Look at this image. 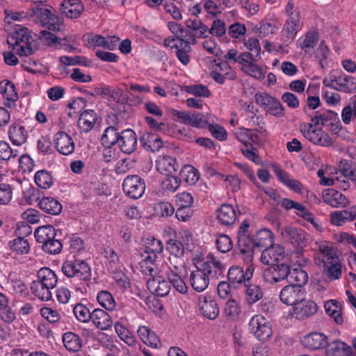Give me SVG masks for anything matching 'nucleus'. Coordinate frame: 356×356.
Wrapping results in <instances>:
<instances>
[{
	"label": "nucleus",
	"mask_w": 356,
	"mask_h": 356,
	"mask_svg": "<svg viewBox=\"0 0 356 356\" xmlns=\"http://www.w3.org/2000/svg\"><path fill=\"white\" fill-rule=\"evenodd\" d=\"M328 338L322 332H314L305 335L301 342L302 346L309 350H316L325 348Z\"/></svg>",
	"instance_id": "2eb2a0df"
},
{
	"label": "nucleus",
	"mask_w": 356,
	"mask_h": 356,
	"mask_svg": "<svg viewBox=\"0 0 356 356\" xmlns=\"http://www.w3.org/2000/svg\"><path fill=\"white\" fill-rule=\"evenodd\" d=\"M280 234L284 241L294 246L301 245L305 238V233L302 229L291 225L281 228Z\"/></svg>",
	"instance_id": "6ab92c4d"
},
{
	"label": "nucleus",
	"mask_w": 356,
	"mask_h": 356,
	"mask_svg": "<svg viewBox=\"0 0 356 356\" xmlns=\"http://www.w3.org/2000/svg\"><path fill=\"white\" fill-rule=\"evenodd\" d=\"M32 10L33 13L40 14V22L43 27L54 31L60 30L61 20L54 9L41 8L35 6Z\"/></svg>",
	"instance_id": "6e6552de"
},
{
	"label": "nucleus",
	"mask_w": 356,
	"mask_h": 356,
	"mask_svg": "<svg viewBox=\"0 0 356 356\" xmlns=\"http://www.w3.org/2000/svg\"><path fill=\"white\" fill-rule=\"evenodd\" d=\"M289 282L291 284H296V286L302 288L308 281L307 273L301 268H294L292 270L290 269V275L288 277Z\"/></svg>",
	"instance_id": "5fc2aeb1"
},
{
	"label": "nucleus",
	"mask_w": 356,
	"mask_h": 356,
	"mask_svg": "<svg viewBox=\"0 0 356 356\" xmlns=\"http://www.w3.org/2000/svg\"><path fill=\"white\" fill-rule=\"evenodd\" d=\"M102 254L108 260L109 268L114 270L116 268V266L120 264V259L115 251L110 248L106 247L104 248Z\"/></svg>",
	"instance_id": "0e129e2a"
},
{
	"label": "nucleus",
	"mask_w": 356,
	"mask_h": 356,
	"mask_svg": "<svg viewBox=\"0 0 356 356\" xmlns=\"http://www.w3.org/2000/svg\"><path fill=\"white\" fill-rule=\"evenodd\" d=\"M30 289L32 293L41 300L47 301L51 298V290L47 289V287L38 280L31 282Z\"/></svg>",
	"instance_id": "603ef678"
},
{
	"label": "nucleus",
	"mask_w": 356,
	"mask_h": 356,
	"mask_svg": "<svg viewBox=\"0 0 356 356\" xmlns=\"http://www.w3.org/2000/svg\"><path fill=\"white\" fill-rule=\"evenodd\" d=\"M284 250L282 246L272 243L265 248L261 254L260 260L264 264L272 265L277 264L284 258Z\"/></svg>",
	"instance_id": "dca6fc26"
},
{
	"label": "nucleus",
	"mask_w": 356,
	"mask_h": 356,
	"mask_svg": "<svg viewBox=\"0 0 356 356\" xmlns=\"http://www.w3.org/2000/svg\"><path fill=\"white\" fill-rule=\"evenodd\" d=\"M120 135V131L116 126H110L104 130L101 137V143L104 147L111 148L118 145Z\"/></svg>",
	"instance_id": "e433bc0d"
},
{
	"label": "nucleus",
	"mask_w": 356,
	"mask_h": 356,
	"mask_svg": "<svg viewBox=\"0 0 356 356\" xmlns=\"http://www.w3.org/2000/svg\"><path fill=\"white\" fill-rule=\"evenodd\" d=\"M90 321L97 329L102 330H106L113 325L111 316L102 309H95L92 312Z\"/></svg>",
	"instance_id": "393cba45"
},
{
	"label": "nucleus",
	"mask_w": 356,
	"mask_h": 356,
	"mask_svg": "<svg viewBox=\"0 0 356 356\" xmlns=\"http://www.w3.org/2000/svg\"><path fill=\"white\" fill-rule=\"evenodd\" d=\"M73 313L76 320L81 323H88L91 320L92 312L82 303H77L74 305Z\"/></svg>",
	"instance_id": "6e6d98bb"
},
{
	"label": "nucleus",
	"mask_w": 356,
	"mask_h": 356,
	"mask_svg": "<svg viewBox=\"0 0 356 356\" xmlns=\"http://www.w3.org/2000/svg\"><path fill=\"white\" fill-rule=\"evenodd\" d=\"M118 146L124 154H130L137 148V136L131 129L120 131Z\"/></svg>",
	"instance_id": "f8f14e48"
},
{
	"label": "nucleus",
	"mask_w": 356,
	"mask_h": 356,
	"mask_svg": "<svg viewBox=\"0 0 356 356\" xmlns=\"http://www.w3.org/2000/svg\"><path fill=\"white\" fill-rule=\"evenodd\" d=\"M355 79L351 76L346 75L343 73L337 76H333L330 83H326L327 80H324L323 83L326 86L334 88L337 90H341L348 92H354L353 85Z\"/></svg>",
	"instance_id": "4468645a"
},
{
	"label": "nucleus",
	"mask_w": 356,
	"mask_h": 356,
	"mask_svg": "<svg viewBox=\"0 0 356 356\" xmlns=\"http://www.w3.org/2000/svg\"><path fill=\"white\" fill-rule=\"evenodd\" d=\"M10 250L15 255H24L29 252L31 247L27 239L24 236H18L10 241L8 243Z\"/></svg>",
	"instance_id": "79ce46f5"
},
{
	"label": "nucleus",
	"mask_w": 356,
	"mask_h": 356,
	"mask_svg": "<svg viewBox=\"0 0 356 356\" xmlns=\"http://www.w3.org/2000/svg\"><path fill=\"white\" fill-rule=\"evenodd\" d=\"M254 268L250 264L245 269L239 266H233L227 272L229 283L234 288H240L252 282Z\"/></svg>",
	"instance_id": "20e7f679"
},
{
	"label": "nucleus",
	"mask_w": 356,
	"mask_h": 356,
	"mask_svg": "<svg viewBox=\"0 0 356 356\" xmlns=\"http://www.w3.org/2000/svg\"><path fill=\"white\" fill-rule=\"evenodd\" d=\"M39 207L46 213L56 216L62 211V204L54 197H43L38 202Z\"/></svg>",
	"instance_id": "72a5a7b5"
},
{
	"label": "nucleus",
	"mask_w": 356,
	"mask_h": 356,
	"mask_svg": "<svg viewBox=\"0 0 356 356\" xmlns=\"http://www.w3.org/2000/svg\"><path fill=\"white\" fill-rule=\"evenodd\" d=\"M326 356H352V348L346 343L334 340L331 342L327 341V345L325 346Z\"/></svg>",
	"instance_id": "b1692460"
},
{
	"label": "nucleus",
	"mask_w": 356,
	"mask_h": 356,
	"mask_svg": "<svg viewBox=\"0 0 356 356\" xmlns=\"http://www.w3.org/2000/svg\"><path fill=\"white\" fill-rule=\"evenodd\" d=\"M180 177L188 185H194L200 179V174L192 165H185L180 170Z\"/></svg>",
	"instance_id": "8fccbe9b"
},
{
	"label": "nucleus",
	"mask_w": 356,
	"mask_h": 356,
	"mask_svg": "<svg viewBox=\"0 0 356 356\" xmlns=\"http://www.w3.org/2000/svg\"><path fill=\"white\" fill-rule=\"evenodd\" d=\"M55 145L57 151L63 155L72 154L74 151L75 145L72 138L64 131H58L55 135Z\"/></svg>",
	"instance_id": "aec40b11"
},
{
	"label": "nucleus",
	"mask_w": 356,
	"mask_h": 356,
	"mask_svg": "<svg viewBox=\"0 0 356 356\" xmlns=\"http://www.w3.org/2000/svg\"><path fill=\"white\" fill-rule=\"evenodd\" d=\"M175 115L186 124L197 128H203L207 124V120L202 113L176 111Z\"/></svg>",
	"instance_id": "f3484780"
},
{
	"label": "nucleus",
	"mask_w": 356,
	"mask_h": 356,
	"mask_svg": "<svg viewBox=\"0 0 356 356\" xmlns=\"http://www.w3.org/2000/svg\"><path fill=\"white\" fill-rule=\"evenodd\" d=\"M337 120V113L329 110L317 111L312 118V122L315 125L322 126L333 125Z\"/></svg>",
	"instance_id": "f704fd0d"
},
{
	"label": "nucleus",
	"mask_w": 356,
	"mask_h": 356,
	"mask_svg": "<svg viewBox=\"0 0 356 356\" xmlns=\"http://www.w3.org/2000/svg\"><path fill=\"white\" fill-rule=\"evenodd\" d=\"M137 334L141 341L147 346L153 348H159L161 346L159 337L149 327L145 325L138 326Z\"/></svg>",
	"instance_id": "a878e982"
},
{
	"label": "nucleus",
	"mask_w": 356,
	"mask_h": 356,
	"mask_svg": "<svg viewBox=\"0 0 356 356\" xmlns=\"http://www.w3.org/2000/svg\"><path fill=\"white\" fill-rule=\"evenodd\" d=\"M290 266L284 263L269 265L263 273L264 280L270 283L275 284L289 277Z\"/></svg>",
	"instance_id": "39448f33"
},
{
	"label": "nucleus",
	"mask_w": 356,
	"mask_h": 356,
	"mask_svg": "<svg viewBox=\"0 0 356 356\" xmlns=\"http://www.w3.org/2000/svg\"><path fill=\"white\" fill-rule=\"evenodd\" d=\"M28 136L25 127L19 124H12L8 129V137L12 143L20 146L25 143Z\"/></svg>",
	"instance_id": "2f4dec72"
},
{
	"label": "nucleus",
	"mask_w": 356,
	"mask_h": 356,
	"mask_svg": "<svg viewBox=\"0 0 356 356\" xmlns=\"http://www.w3.org/2000/svg\"><path fill=\"white\" fill-rule=\"evenodd\" d=\"M237 238L241 253L243 254H247L248 259L251 260L252 258L253 251L254 248H256L254 236L242 234L241 236H237Z\"/></svg>",
	"instance_id": "ea45409f"
},
{
	"label": "nucleus",
	"mask_w": 356,
	"mask_h": 356,
	"mask_svg": "<svg viewBox=\"0 0 356 356\" xmlns=\"http://www.w3.org/2000/svg\"><path fill=\"white\" fill-rule=\"evenodd\" d=\"M142 146L148 151L157 152L163 145L161 138L154 133L145 132L140 138Z\"/></svg>",
	"instance_id": "c756f323"
},
{
	"label": "nucleus",
	"mask_w": 356,
	"mask_h": 356,
	"mask_svg": "<svg viewBox=\"0 0 356 356\" xmlns=\"http://www.w3.org/2000/svg\"><path fill=\"white\" fill-rule=\"evenodd\" d=\"M314 123H302L300 131L303 136L314 145L330 147L333 144L330 136L321 127H316Z\"/></svg>",
	"instance_id": "f03ea898"
},
{
	"label": "nucleus",
	"mask_w": 356,
	"mask_h": 356,
	"mask_svg": "<svg viewBox=\"0 0 356 356\" xmlns=\"http://www.w3.org/2000/svg\"><path fill=\"white\" fill-rule=\"evenodd\" d=\"M63 342L66 349L72 353H76L82 347V340L74 332H68L63 335Z\"/></svg>",
	"instance_id": "37998d69"
},
{
	"label": "nucleus",
	"mask_w": 356,
	"mask_h": 356,
	"mask_svg": "<svg viewBox=\"0 0 356 356\" xmlns=\"http://www.w3.org/2000/svg\"><path fill=\"white\" fill-rule=\"evenodd\" d=\"M273 170L278 180L283 184L296 192L301 191L302 186L301 183L298 180L291 179L290 175L284 171L279 165H273Z\"/></svg>",
	"instance_id": "7c9ffc66"
},
{
	"label": "nucleus",
	"mask_w": 356,
	"mask_h": 356,
	"mask_svg": "<svg viewBox=\"0 0 356 356\" xmlns=\"http://www.w3.org/2000/svg\"><path fill=\"white\" fill-rule=\"evenodd\" d=\"M37 277V280L50 290L54 289L58 282L56 274L49 268H40L38 272Z\"/></svg>",
	"instance_id": "4c0bfd02"
},
{
	"label": "nucleus",
	"mask_w": 356,
	"mask_h": 356,
	"mask_svg": "<svg viewBox=\"0 0 356 356\" xmlns=\"http://www.w3.org/2000/svg\"><path fill=\"white\" fill-rule=\"evenodd\" d=\"M35 182L41 188H49L53 185L51 175L45 170L38 171L35 175Z\"/></svg>",
	"instance_id": "4d7b16f0"
},
{
	"label": "nucleus",
	"mask_w": 356,
	"mask_h": 356,
	"mask_svg": "<svg viewBox=\"0 0 356 356\" xmlns=\"http://www.w3.org/2000/svg\"><path fill=\"white\" fill-rule=\"evenodd\" d=\"M324 307L327 314L331 316L337 324L340 325L343 323L341 308L339 302L330 300L325 303Z\"/></svg>",
	"instance_id": "49530a36"
},
{
	"label": "nucleus",
	"mask_w": 356,
	"mask_h": 356,
	"mask_svg": "<svg viewBox=\"0 0 356 356\" xmlns=\"http://www.w3.org/2000/svg\"><path fill=\"white\" fill-rule=\"evenodd\" d=\"M124 193L131 199L136 200L143 196L145 190V184L138 175L127 176L122 184Z\"/></svg>",
	"instance_id": "0eeeda50"
},
{
	"label": "nucleus",
	"mask_w": 356,
	"mask_h": 356,
	"mask_svg": "<svg viewBox=\"0 0 356 356\" xmlns=\"http://www.w3.org/2000/svg\"><path fill=\"white\" fill-rule=\"evenodd\" d=\"M147 286L152 293L160 297L166 296L170 291V282L161 277L154 276L149 278L147 282Z\"/></svg>",
	"instance_id": "4be33fe9"
},
{
	"label": "nucleus",
	"mask_w": 356,
	"mask_h": 356,
	"mask_svg": "<svg viewBox=\"0 0 356 356\" xmlns=\"http://www.w3.org/2000/svg\"><path fill=\"white\" fill-rule=\"evenodd\" d=\"M63 274L68 277H77L88 281L91 277V268L83 260H67L62 266Z\"/></svg>",
	"instance_id": "7ed1b4c3"
},
{
	"label": "nucleus",
	"mask_w": 356,
	"mask_h": 356,
	"mask_svg": "<svg viewBox=\"0 0 356 356\" xmlns=\"http://www.w3.org/2000/svg\"><path fill=\"white\" fill-rule=\"evenodd\" d=\"M169 282L175 289L181 294H185L188 291V286L184 280L181 278L176 265L169 266L166 272Z\"/></svg>",
	"instance_id": "c85d7f7f"
},
{
	"label": "nucleus",
	"mask_w": 356,
	"mask_h": 356,
	"mask_svg": "<svg viewBox=\"0 0 356 356\" xmlns=\"http://www.w3.org/2000/svg\"><path fill=\"white\" fill-rule=\"evenodd\" d=\"M216 245L218 251L227 253L232 250L233 243L228 235L222 234L216 239Z\"/></svg>",
	"instance_id": "680f3d73"
},
{
	"label": "nucleus",
	"mask_w": 356,
	"mask_h": 356,
	"mask_svg": "<svg viewBox=\"0 0 356 356\" xmlns=\"http://www.w3.org/2000/svg\"><path fill=\"white\" fill-rule=\"evenodd\" d=\"M0 92L8 102H14L18 98L14 83L8 80L0 82Z\"/></svg>",
	"instance_id": "864d4df0"
},
{
	"label": "nucleus",
	"mask_w": 356,
	"mask_h": 356,
	"mask_svg": "<svg viewBox=\"0 0 356 356\" xmlns=\"http://www.w3.org/2000/svg\"><path fill=\"white\" fill-rule=\"evenodd\" d=\"M60 10L67 18L77 19L83 12L84 6L80 0H63Z\"/></svg>",
	"instance_id": "a211bd4d"
},
{
	"label": "nucleus",
	"mask_w": 356,
	"mask_h": 356,
	"mask_svg": "<svg viewBox=\"0 0 356 356\" xmlns=\"http://www.w3.org/2000/svg\"><path fill=\"white\" fill-rule=\"evenodd\" d=\"M13 198V188L8 184H0V205H7Z\"/></svg>",
	"instance_id": "69168bd1"
},
{
	"label": "nucleus",
	"mask_w": 356,
	"mask_h": 356,
	"mask_svg": "<svg viewBox=\"0 0 356 356\" xmlns=\"http://www.w3.org/2000/svg\"><path fill=\"white\" fill-rule=\"evenodd\" d=\"M190 282L193 289L197 292L204 291L209 284V277L207 274L199 267L191 272Z\"/></svg>",
	"instance_id": "bb28decb"
},
{
	"label": "nucleus",
	"mask_w": 356,
	"mask_h": 356,
	"mask_svg": "<svg viewBox=\"0 0 356 356\" xmlns=\"http://www.w3.org/2000/svg\"><path fill=\"white\" fill-rule=\"evenodd\" d=\"M97 300L98 303L108 311H113L116 307L115 300L113 295L108 291L102 290L97 293Z\"/></svg>",
	"instance_id": "3c124183"
},
{
	"label": "nucleus",
	"mask_w": 356,
	"mask_h": 356,
	"mask_svg": "<svg viewBox=\"0 0 356 356\" xmlns=\"http://www.w3.org/2000/svg\"><path fill=\"white\" fill-rule=\"evenodd\" d=\"M324 264L326 267L327 275L331 280L340 278L341 275V266L339 263L338 258Z\"/></svg>",
	"instance_id": "bf43d9fd"
},
{
	"label": "nucleus",
	"mask_w": 356,
	"mask_h": 356,
	"mask_svg": "<svg viewBox=\"0 0 356 356\" xmlns=\"http://www.w3.org/2000/svg\"><path fill=\"white\" fill-rule=\"evenodd\" d=\"M179 41V45L182 46L188 44H195L196 43V35L193 34L191 30L184 29L180 33L179 35L177 36Z\"/></svg>",
	"instance_id": "774afa93"
},
{
	"label": "nucleus",
	"mask_w": 356,
	"mask_h": 356,
	"mask_svg": "<svg viewBox=\"0 0 356 356\" xmlns=\"http://www.w3.org/2000/svg\"><path fill=\"white\" fill-rule=\"evenodd\" d=\"M244 288V299L248 305H252L262 298L264 293L259 285L249 282Z\"/></svg>",
	"instance_id": "c9c22d12"
},
{
	"label": "nucleus",
	"mask_w": 356,
	"mask_h": 356,
	"mask_svg": "<svg viewBox=\"0 0 356 356\" xmlns=\"http://www.w3.org/2000/svg\"><path fill=\"white\" fill-rule=\"evenodd\" d=\"M356 220V211L355 210H343L332 212L330 216V221L332 225L341 226L347 221Z\"/></svg>",
	"instance_id": "a19ab883"
},
{
	"label": "nucleus",
	"mask_w": 356,
	"mask_h": 356,
	"mask_svg": "<svg viewBox=\"0 0 356 356\" xmlns=\"http://www.w3.org/2000/svg\"><path fill=\"white\" fill-rule=\"evenodd\" d=\"M323 200L325 203L333 207H345L347 204L346 196L334 189H328L323 194Z\"/></svg>",
	"instance_id": "58836bf2"
},
{
	"label": "nucleus",
	"mask_w": 356,
	"mask_h": 356,
	"mask_svg": "<svg viewBox=\"0 0 356 356\" xmlns=\"http://www.w3.org/2000/svg\"><path fill=\"white\" fill-rule=\"evenodd\" d=\"M318 40V33L314 31H310L307 33L304 38H300L297 42L298 46L300 47L305 52L309 53L314 49V45Z\"/></svg>",
	"instance_id": "de8ad7c7"
},
{
	"label": "nucleus",
	"mask_w": 356,
	"mask_h": 356,
	"mask_svg": "<svg viewBox=\"0 0 356 356\" xmlns=\"http://www.w3.org/2000/svg\"><path fill=\"white\" fill-rule=\"evenodd\" d=\"M114 328L120 339L128 346H133L137 343L135 336L122 323H115Z\"/></svg>",
	"instance_id": "09e8293b"
},
{
	"label": "nucleus",
	"mask_w": 356,
	"mask_h": 356,
	"mask_svg": "<svg viewBox=\"0 0 356 356\" xmlns=\"http://www.w3.org/2000/svg\"><path fill=\"white\" fill-rule=\"evenodd\" d=\"M36 241L44 244L48 241L54 239L56 233L55 228L51 225H44L36 229L34 233Z\"/></svg>",
	"instance_id": "a18cd8bd"
},
{
	"label": "nucleus",
	"mask_w": 356,
	"mask_h": 356,
	"mask_svg": "<svg viewBox=\"0 0 356 356\" xmlns=\"http://www.w3.org/2000/svg\"><path fill=\"white\" fill-rule=\"evenodd\" d=\"M156 168L161 174L169 175L178 170L179 164L175 158L164 156L160 157L156 161Z\"/></svg>",
	"instance_id": "473e14b6"
},
{
	"label": "nucleus",
	"mask_w": 356,
	"mask_h": 356,
	"mask_svg": "<svg viewBox=\"0 0 356 356\" xmlns=\"http://www.w3.org/2000/svg\"><path fill=\"white\" fill-rule=\"evenodd\" d=\"M97 120L96 112L92 109H86L83 111L78 120V127L83 133H88L90 131Z\"/></svg>",
	"instance_id": "cd10ccee"
},
{
	"label": "nucleus",
	"mask_w": 356,
	"mask_h": 356,
	"mask_svg": "<svg viewBox=\"0 0 356 356\" xmlns=\"http://www.w3.org/2000/svg\"><path fill=\"white\" fill-rule=\"evenodd\" d=\"M218 222L225 226H231L234 224L237 213L235 208L229 204H223L216 211Z\"/></svg>",
	"instance_id": "5701e85b"
},
{
	"label": "nucleus",
	"mask_w": 356,
	"mask_h": 356,
	"mask_svg": "<svg viewBox=\"0 0 356 356\" xmlns=\"http://www.w3.org/2000/svg\"><path fill=\"white\" fill-rule=\"evenodd\" d=\"M243 71L258 80H261L265 77V71L256 63L255 60L248 65Z\"/></svg>",
	"instance_id": "e2e57ef3"
},
{
	"label": "nucleus",
	"mask_w": 356,
	"mask_h": 356,
	"mask_svg": "<svg viewBox=\"0 0 356 356\" xmlns=\"http://www.w3.org/2000/svg\"><path fill=\"white\" fill-rule=\"evenodd\" d=\"M241 312L240 304L234 299H229L225 304L224 313L232 320L236 319Z\"/></svg>",
	"instance_id": "13d9d810"
},
{
	"label": "nucleus",
	"mask_w": 356,
	"mask_h": 356,
	"mask_svg": "<svg viewBox=\"0 0 356 356\" xmlns=\"http://www.w3.org/2000/svg\"><path fill=\"white\" fill-rule=\"evenodd\" d=\"M305 296V290L300 286H296V284L285 286L280 293V298L282 302L293 307L299 302L304 300Z\"/></svg>",
	"instance_id": "1a4fd4ad"
},
{
	"label": "nucleus",
	"mask_w": 356,
	"mask_h": 356,
	"mask_svg": "<svg viewBox=\"0 0 356 356\" xmlns=\"http://www.w3.org/2000/svg\"><path fill=\"white\" fill-rule=\"evenodd\" d=\"M33 42L34 40L29 29L20 25L16 26L15 31L7 38V43L21 56H28L35 51L36 47L33 44Z\"/></svg>",
	"instance_id": "f257e3e1"
},
{
	"label": "nucleus",
	"mask_w": 356,
	"mask_h": 356,
	"mask_svg": "<svg viewBox=\"0 0 356 356\" xmlns=\"http://www.w3.org/2000/svg\"><path fill=\"white\" fill-rule=\"evenodd\" d=\"M316 304L311 300H302L293 307V316L297 319H305L317 312Z\"/></svg>",
	"instance_id": "412c9836"
},
{
	"label": "nucleus",
	"mask_w": 356,
	"mask_h": 356,
	"mask_svg": "<svg viewBox=\"0 0 356 356\" xmlns=\"http://www.w3.org/2000/svg\"><path fill=\"white\" fill-rule=\"evenodd\" d=\"M166 250L176 258L181 257L184 254V247L181 242L177 239H169L166 243Z\"/></svg>",
	"instance_id": "052dcab7"
},
{
	"label": "nucleus",
	"mask_w": 356,
	"mask_h": 356,
	"mask_svg": "<svg viewBox=\"0 0 356 356\" xmlns=\"http://www.w3.org/2000/svg\"><path fill=\"white\" fill-rule=\"evenodd\" d=\"M249 330L259 340H266L272 334L269 322L261 315H254L251 318Z\"/></svg>",
	"instance_id": "423d86ee"
},
{
	"label": "nucleus",
	"mask_w": 356,
	"mask_h": 356,
	"mask_svg": "<svg viewBox=\"0 0 356 356\" xmlns=\"http://www.w3.org/2000/svg\"><path fill=\"white\" fill-rule=\"evenodd\" d=\"M200 268L209 278L215 279H218L225 270V266L213 254L207 255V261L203 262Z\"/></svg>",
	"instance_id": "9b49d317"
},
{
	"label": "nucleus",
	"mask_w": 356,
	"mask_h": 356,
	"mask_svg": "<svg viewBox=\"0 0 356 356\" xmlns=\"http://www.w3.org/2000/svg\"><path fill=\"white\" fill-rule=\"evenodd\" d=\"M287 15L288 18L282 29V35L285 42H290L294 39L300 28V11L296 9L293 13Z\"/></svg>",
	"instance_id": "9d476101"
},
{
	"label": "nucleus",
	"mask_w": 356,
	"mask_h": 356,
	"mask_svg": "<svg viewBox=\"0 0 356 356\" xmlns=\"http://www.w3.org/2000/svg\"><path fill=\"white\" fill-rule=\"evenodd\" d=\"M256 248H265L271 245L273 242V234L267 228L259 230L254 236Z\"/></svg>",
	"instance_id": "c03bdc74"
},
{
	"label": "nucleus",
	"mask_w": 356,
	"mask_h": 356,
	"mask_svg": "<svg viewBox=\"0 0 356 356\" xmlns=\"http://www.w3.org/2000/svg\"><path fill=\"white\" fill-rule=\"evenodd\" d=\"M198 308L201 314L210 320L216 319L219 315V307L216 301L211 296H200L198 298Z\"/></svg>",
	"instance_id": "ddd939ff"
},
{
	"label": "nucleus",
	"mask_w": 356,
	"mask_h": 356,
	"mask_svg": "<svg viewBox=\"0 0 356 356\" xmlns=\"http://www.w3.org/2000/svg\"><path fill=\"white\" fill-rule=\"evenodd\" d=\"M180 186V180L177 177L169 175L162 182V188L163 190L169 192H175Z\"/></svg>",
	"instance_id": "338daca9"
}]
</instances>
